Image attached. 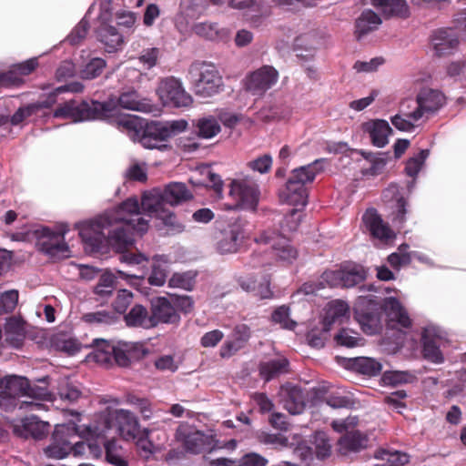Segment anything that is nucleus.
I'll return each mask as SVG.
<instances>
[{
  "instance_id": "nucleus-1",
  "label": "nucleus",
  "mask_w": 466,
  "mask_h": 466,
  "mask_svg": "<svg viewBox=\"0 0 466 466\" xmlns=\"http://www.w3.org/2000/svg\"><path fill=\"white\" fill-rule=\"evenodd\" d=\"M139 208L138 200L133 198L118 205V261L129 267L147 261V258L137 253L134 246L136 238L146 233L149 227V219Z\"/></svg>"
},
{
  "instance_id": "nucleus-2",
  "label": "nucleus",
  "mask_w": 466,
  "mask_h": 466,
  "mask_svg": "<svg viewBox=\"0 0 466 466\" xmlns=\"http://www.w3.org/2000/svg\"><path fill=\"white\" fill-rule=\"evenodd\" d=\"M187 127L186 120L167 122L152 121L145 123L137 116H124L118 112V132L127 135L132 141L139 142L145 148L165 150L166 142L172 137L184 131Z\"/></svg>"
},
{
  "instance_id": "nucleus-3",
  "label": "nucleus",
  "mask_w": 466,
  "mask_h": 466,
  "mask_svg": "<svg viewBox=\"0 0 466 466\" xmlns=\"http://www.w3.org/2000/svg\"><path fill=\"white\" fill-rule=\"evenodd\" d=\"M116 208H112L94 219L79 222L76 228L79 236L91 252H100L116 241Z\"/></svg>"
},
{
  "instance_id": "nucleus-4",
  "label": "nucleus",
  "mask_w": 466,
  "mask_h": 466,
  "mask_svg": "<svg viewBox=\"0 0 466 466\" xmlns=\"http://www.w3.org/2000/svg\"><path fill=\"white\" fill-rule=\"evenodd\" d=\"M116 104L95 100L70 99L58 105L53 113L56 118L82 122L93 119H106L115 116Z\"/></svg>"
},
{
  "instance_id": "nucleus-5",
  "label": "nucleus",
  "mask_w": 466,
  "mask_h": 466,
  "mask_svg": "<svg viewBox=\"0 0 466 466\" xmlns=\"http://www.w3.org/2000/svg\"><path fill=\"white\" fill-rule=\"evenodd\" d=\"M83 434L84 432H79L78 427L73 422L56 425L50 444L44 450L45 454L56 460L64 459L70 454L75 457L84 455L85 442L75 441L76 438L82 437Z\"/></svg>"
},
{
  "instance_id": "nucleus-6",
  "label": "nucleus",
  "mask_w": 466,
  "mask_h": 466,
  "mask_svg": "<svg viewBox=\"0 0 466 466\" xmlns=\"http://www.w3.org/2000/svg\"><path fill=\"white\" fill-rule=\"evenodd\" d=\"M100 420L102 427H96L92 429L90 426L85 429V434L94 436L96 435V439L87 440V441H84L86 444L85 452L87 451L89 455L97 459L102 455L103 448L105 449L106 457L108 462L113 465H116V450L115 448V438H113L109 441H106L105 437L102 436L106 431L111 429L115 422L116 421V410L113 409V407L109 406L106 409V410L100 415Z\"/></svg>"
},
{
  "instance_id": "nucleus-7",
  "label": "nucleus",
  "mask_w": 466,
  "mask_h": 466,
  "mask_svg": "<svg viewBox=\"0 0 466 466\" xmlns=\"http://www.w3.org/2000/svg\"><path fill=\"white\" fill-rule=\"evenodd\" d=\"M229 197L235 204L228 209L255 211L257 209L260 191L258 183L248 177L234 178L229 184Z\"/></svg>"
},
{
  "instance_id": "nucleus-8",
  "label": "nucleus",
  "mask_w": 466,
  "mask_h": 466,
  "mask_svg": "<svg viewBox=\"0 0 466 466\" xmlns=\"http://www.w3.org/2000/svg\"><path fill=\"white\" fill-rule=\"evenodd\" d=\"M176 439L187 451L194 454L212 451L217 447L216 436L213 431L204 432L187 423L178 426L176 431Z\"/></svg>"
},
{
  "instance_id": "nucleus-9",
  "label": "nucleus",
  "mask_w": 466,
  "mask_h": 466,
  "mask_svg": "<svg viewBox=\"0 0 466 466\" xmlns=\"http://www.w3.org/2000/svg\"><path fill=\"white\" fill-rule=\"evenodd\" d=\"M69 228L66 224H61L56 231L48 228H43L37 231L38 241L36 243L39 251L45 253L54 259H60L68 257L69 247L65 241V235Z\"/></svg>"
},
{
  "instance_id": "nucleus-10",
  "label": "nucleus",
  "mask_w": 466,
  "mask_h": 466,
  "mask_svg": "<svg viewBox=\"0 0 466 466\" xmlns=\"http://www.w3.org/2000/svg\"><path fill=\"white\" fill-rule=\"evenodd\" d=\"M189 73L195 78V91L198 96L209 97L219 92L222 77L213 65L193 64Z\"/></svg>"
},
{
  "instance_id": "nucleus-11",
  "label": "nucleus",
  "mask_w": 466,
  "mask_h": 466,
  "mask_svg": "<svg viewBox=\"0 0 466 466\" xmlns=\"http://www.w3.org/2000/svg\"><path fill=\"white\" fill-rule=\"evenodd\" d=\"M358 424L357 417H348L342 420L332 421V428L338 432L345 431V434L339 440V451L343 455L350 452H356L367 446V438L360 431H356Z\"/></svg>"
},
{
  "instance_id": "nucleus-12",
  "label": "nucleus",
  "mask_w": 466,
  "mask_h": 466,
  "mask_svg": "<svg viewBox=\"0 0 466 466\" xmlns=\"http://www.w3.org/2000/svg\"><path fill=\"white\" fill-rule=\"evenodd\" d=\"M258 244L270 245L271 256L274 261L283 264H292L298 258V250L291 245L289 240L281 235L271 230H264L255 238Z\"/></svg>"
},
{
  "instance_id": "nucleus-13",
  "label": "nucleus",
  "mask_w": 466,
  "mask_h": 466,
  "mask_svg": "<svg viewBox=\"0 0 466 466\" xmlns=\"http://www.w3.org/2000/svg\"><path fill=\"white\" fill-rule=\"evenodd\" d=\"M447 343L446 333L440 327L429 324L421 331V345L423 358L434 364L444 362L442 348Z\"/></svg>"
},
{
  "instance_id": "nucleus-14",
  "label": "nucleus",
  "mask_w": 466,
  "mask_h": 466,
  "mask_svg": "<svg viewBox=\"0 0 466 466\" xmlns=\"http://www.w3.org/2000/svg\"><path fill=\"white\" fill-rule=\"evenodd\" d=\"M157 94L164 106L187 107L192 103V97L186 92L181 81L174 76L161 79Z\"/></svg>"
},
{
  "instance_id": "nucleus-15",
  "label": "nucleus",
  "mask_w": 466,
  "mask_h": 466,
  "mask_svg": "<svg viewBox=\"0 0 466 466\" xmlns=\"http://www.w3.org/2000/svg\"><path fill=\"white\" fill-rule=\"evenodd\" d=\"M446 103V97L439 90L423 88L417 95L416 106L410 116L414 120H420L423 117L438 112Z\"/></svg>"
},
{
  "instance_id": "nucleus-16",
  "label": "nucleus",
  "mask_w": 466,
  "mask_h": 466,
  "mask_svg": "<svg viewBox=\"0 0 466 466\" xmlns=\"http://www.w3.org/2000/svg\"><path fill=\"white\" fill-rule=\"evenodd\" d=\"M279 79V72L271 66H263L248 74L245 87L253 95H261L271 88Z\"/></svg>"
},
{
  "instance_id": "nucleus-17",
  "label": "nucleus",
  "mask_w": 466,
  "mask_h": 466,
  "mask_svg": "<svg viewBox=\"0 0 466 466\" xmlns=\"http://www.w3.org/2000/svg\"><path fill=\"white\" fill-rule=\"evenodd\" d=\"M29 389V380L19 376L4 378L3 390H0V407L19 406V397H25Z\"/></svg>"
},
{
  "instance_id": "nucleus-18",
  "label": "nucleus",
  "mask_w": 466,
  "mask_h": 466,
  "mask_svg": "<svg viewBox=\"0 0 466 466\" xmlns=\"http://www.w3.org/2000/svg\"><path fill=\"white\" fill-rule=\"evenodd\" d=\"M327 285L330 287L350 288L360 283L365 278V271L358 265L345 267L335 271H327L322 275Z\"/></svg>"
},
{
  "instance_id": "nucleus-19",
  "label": "nucleus",
  "mask_w": 466,
  "mask_h": 466,
  "mask_svg": "<svg viewBox=\"0 0 466 466\" xmlns=\"http://www.w3.org/2000/svg\"><path fill=\"white\" fill-rule=\"evenodd\" d=\"M37 66V58H31L13 66L7 72L1 73L0 89L21 86L25 83L24 77L30 75Z\"/></svg>"
},
{
  "instance_id": "nucleus-20",
  "label": "nucleus",
  "mask_w": 466,
  "mask_h": 466,
  "mask_svg": "<svg viewBox=\"0 0 466 466\" xmlns=\"http://www.w3.org/2000/svg\"><path fill=\"white\" fill-rule=\"evenodd\" d=\"M244 226L241 221H236L230 224L228 229L221 232V237L217 243V249L219 253L230 254L238 251L245 237Z\"/></svg>"
},
{
  "instance_id": "nucleus-21",
  "label": "nucleus",
  "mask_w": 466,
  "mask_h": 466,
  "mask_svg": "<svg viewBox=\"0 0 466 466\" xmlns=\"http://www.w3.org/2000/svg\"><path fill=\"white\" fill-rule=\"evenodd\" d=\"M151 319L156 327L159 323H177L179 321L180 316L171 299L157 297L151 300Z\"/></svg>"
},
{
  "instance_id": "nucleus-22",
  "label": "nucleus",
  "mask_w": 466,
  "mask_h": 466,
  "mask_svg": "<svg viewBox=\"0 0 466 466\" xmlns=\"http://www.w3.org/2000/svg\"><path fill=\"white\" fill-rule=\"evenodd\" d=\"M383 308L388 318V327L390 329L400 330L411 326V319L407 310L397 299H385Z\"/></svg>"
},
{
  "instance_id": "nucleus-23",
  "label": "nucleus",
  "mask_w": 466,
  "mask_h": 466,
  "mask_svg": "<svg viewBox=\"0 0 466 466\" xmlns=\"http://www.w3.org/2000/svg\"><path fill=\"white\" fill-rule=\"evenodd\" d=\"M362 221L373 238H378L384 243H389L394 239V232L382 220L376 209H367L363 214Z\"/></svg>"
},
{
  "instance_id": "nucleus-24",
  "label": "nucleus",
  "mask_w": 466,
  "mask_h": 466,
  "mask_svg": "<svg viewBox=\"0 0 466 466\" xmlns=\"http://www.w3.org/2000/svg\"><path fill=\"white\" fill-rule=\"evenodd\" d=\"M431 45L435 56H444L453 54L459 45L458 35L455 30L439 29L431 37Z\"/></svg>"
},
{
  "instance_id": "nucleus-25",
  "label": "nucleus",
  "mask_w": 466,
  "mask_h": 466,
  "mask_svg": "<svg viewBox=\"0 0 466 466\" xmlns=\"http://www.w3.org/2000/svg\"><path fill=\"white\" fill-rule=\"evenodd\" d=\"M279 395L283 408L290 414L296 415L303 411L305 408V396L299 387L290 384L282 386Z\"/></svg>"
},
{
  "instance_id": "nucleus-26",
  "label": "nucleus",
  "mask_w": 466,
  "mask_h": 466,
  "mask_svg": "<svg viewBox=\"0 0 466 466\" xmlns=\"http://www.w3.org/2000/svg\"><path fill=\"white\" fill-rule=\"evenodd\" d=\"M370 302L371 309L377 308V304L373 303L371 299L368 297H360L355 308V314L361 329L370 335L375 334L380 329V320L374 312H365L362 307Z\"/></svg>"
},
{
  "instance_id": "nucleus-27",
  "label": "nucleus",
  "mask_w": 466,
  "mask_h": 466,
  "mask_svg": "<svg viewBox=\"0 0 466 466\" xmlns=\"http://www.w3.org/2000/svg\"><path fill=\"white\" fill-rule=\"evenodd\" d=\"M362 129L369 134L371 143L377 147H384L392 133L390 124L384 119L370 120L362 125Z\"/></svg>"
},
{
  "instance_id": "nucleus-28",
  "label": "nucleus",
  "mask_w": 466,
  "mask_h": 466,
  "mask_svg": "<svg viewBox=\"0 0 466 466\" xmlns=\"http://www.w3.org/2000/svg\"><path fill=\"white\" fill-rule=\"evenodd\" d=\"M50 431V424L39 420L37 417L32 416L22 420L21 426H15V432L25 439L33 438L42 440L46 438Z\"/></svg>"
},
{
  "instance_id": "nucleus-29",
  "label": "nucleus",
  "mask_w": 466,
  "mask_h": 466,
  "mask_svg": "<svg viewBox=\"0 0 466 466\" xmlns=\"http://www.w3.org/2000/svg\"><path fill=\"white\" fill-rule=\"evenodd\" d=\"M349 318V306L342 300H332L328 303L322 320L323 331L329 332L334 324H341Z\"/></svg>"
},
{
  "instance_id": "nucleus-30",
  "label": "nucleus",
  "mask_w": 466,
  "mask_h": 466,
  "mask_svg": "<svg viewBox=\"0 0 466 466\" xmlns=\"http://www.w3.org/2000/svg\"><path fill=\"white\" fill-rule=\"evenodd\" d=\"M280 198L289 205L303 208L307 204L308 193L305 186L289 177L280 192Z\"/></svg>"
},
{
  "instance_id": "nucleus-31",
  "label": "nucleus",
  "mask_w": 466,
  "mask_h": 466,
  "mask_svg": "<svg viewBox=\"0 0 466 466\" xmlns=\"http://www.w3.org/2000/svg\"><path fill=\"white\" fill-rule=\"evenodd\" d=\"M370 4L378 9L385 18L392 16L408 17L410 15L406 0H370Z\"/></svg>"
},
{
  "instance_id": "nucleus-32",
  "label": "nucleus",
  "mask_w": 466,
  "mask_h": 466,
  "mask_svg": "<svg viewBox=\"0 0 466 466\" xmlns=\"http://www.w3.org/2000/svg\"><path fill=\"white\" fill-rule=\"evenodd\" d=\"M381 23V17L373 10H364L355 22V35L357 38L361 39L370 33L377 30Z\"/></svg>"
},
{
  "instance_id": "nucleus-33",
  "label": "nucleus",
  "mask_w": 466,
  "mask_h": 466,
  "mask_svg": "<svg viewBox=\"0 0 466 466\" xmlns=\"http://www.w3.org/2000/svg\"><path fill=\"white\" fill-rule=\"evenodd\" d=\"M141 431L137 419L130 411L118 410V436L132 441L137 439Z\"/></svg>"
},
{
  "instance_id": "nucleus-34",
  "label": "nucleus",
  "mask_w": 466,
  "mask_h": 466,
  "mask_svg": "<svg viewBox=\"0 0 466 466\" xmlns=\"http://www.w3.org/2000/svg\"><path fill=\"white\" fill-rule=\"evenodd\" d=\"M166 201L162 190L154 188L142 196L141 208L149 217H157L166 209Z\"/></svg>"
},
{
  "instance_id": "nucleus-35",
  "label": "nucleus",
  "mask_w": 466,
  "mask_h": 466,
  "mask_svg": "<svg viewBox=\"0 0 466 466\" xmlns=\"http://www.w3.org/2000/svg\"><path fill=\"white\" fill-rule=\"evenodd\" d=\"M25 397L32 399V400H23L20 404V409H25L30 411L40 410L44 408V404L40 400H50L51 394L46 387L31 385L26 390Z\"/></svg>"
},
{
  "instance_id": "nucleus-36",
  "label": "nucleus",
  "mask_w": 466,
  "mask_h": 466,
  "mask_svg": "<svg viewBox=\"0 0 466 466\" xmlns=\"http://www.w3.org/2000/svg\"><path fill=\"white\" fill-rule=\"evenodd\" d=\"M167 204L177 206L192 198V194L186 185L180 182H173L162 190Z\"/></svg>"
},
{
  "instance_id": "nucleus-37",
  "label": "nucleus",
  "mask_w": 466,
  "mask_h": 466,
  "mask_svg": "<svg viewBox=\"0 0 466 466\" xmlns=\"http://www.w3.org/2000/svg\"><path fill=\"white\" fill-rule=\"evenodd\" d=\"M118 106L144 113L153 110V105L147 99H141L135 91L124 93L118 96Z\"/></svg>"
},
{
  "instance_id": "nucleus-38",
  "label": "nucleus",
  "mask_w": 466,
  "mask_h": 466,
  "mask_svg": "<svg viewBox=\"0 0 466 466\" xmlns=\"http://www.w3.org/2000/svg\"><path fill=\"white\" fill-rule=\"evenodd\" d=\"M169 260L166 255H156L152 258V272L148 278L151 285L161 287L166 283Z\"/></svg>"
},
{
  "instance_id": "nucleus-39",
  "label": "nucleus",
  "mask_w": 466,
  "mask_h": 466,
  "mask_svg": "<svg viewBox=\"0 0 466 466\" xmlns=\"http://www.w3.org/2000/svg\"><path fill=\"white\" fill-rule=\"evenodd\" d=\"M114 0H102L100 5V26L98 34L101 36L116 35V28L110 25L113 18Z\"/></svg>"
},
{
  "instance_id": "nucleus-40",
  "label": "nucleus",
  "mask_w": 466,
  "mask_h": 466,
  "mask_svg": "<svg viewBox=\"0 0 466 466\" xmlns=\"http://www.w3.org/2000/svg\"><path fill=\"white\" fill-rule=\"evenodd\" d=\"M323 159H317L311 164L295 168L290 174V177L295 181L305 186L307 183H311L316 176L321 172Z\"/></svg>"
},
{
  "instance_id": "nucleus-41",
  "label": "nucleus",
  "mask_w": 466,
  "mask_h": 466,
  "mask_svg": "<svg viewBox=\"0 0 466 466\" xmlns=\"http://www.w3.org/2000/svg\"><path fill=\"white\" fill-rule=\"evenodd\" d=\"M125 321L128 327H140L144 329L154 327L151 315H148L147 309L141 305L134 306L125 316Z\"/></svg>"
},
{
  "instance_id": "nucleus-42",
  "label": "nucleus",
  "mask_w": 466,
  "mask_h": 466,
  "mask_svg": "<svg viewBox=\"0 0 466 466\" xmlns=\"http://www.w3.org/2000/svg\"><path fill=\"white\" fill-rule=\"evenodd\" d=\"M289 361L285 358H278L266 362H262L259 366L260 376L268 381L275 377L288 372Z\"/></svg>"
},
{
  "instance_id": "nucleus-43",
  "label": "nucleus",
  "mask_w": 466,
  "mask_h": 466,
  "mask_svg": "<svg viewBox=\"0 0 466 466\" xmlns=\"http://www.w3.org/2000/svg\"><path fill=\"white\" fill-rule=\"evenodd\" d=\"M375 458L382 461L381 466H404L409 462L408 454L391 450H379Z\"/></svg>"
},
{
  "instance_id": "nucleus-44",
  "label": "nucleus",
  "mask_w": 466,
  "mask_h": 466,
  "mask_svg": "<svg viewBox=\"0 0 466 466\" xmlns=\"http://www.w3.org/2000/svg\"><path fill=\"white\" fill-rule=\"evenodd\" d=\"M6 340L14 341L15 346L22 343L25 337V322L17 318L11 317L5 325Z\"/></svg>"
},
{
  "instance_id": "nucleus-45",
  "label": "nucleus",
  "mask_w": 466,
  "mask_h": 466,
  "mask_svg": "<svg viewBox=\"0 0 466 466\" xmlns=\"http://www.w3.org/2000/svg\"><path fill=\"white\" fill-rule=\"evenodd\" d=\"M193 31L196 35L208 40H218L226 36L227 32L219 29L216 23L201 22L193 25Z\"/></svg>"
},
{
  "instance_id": "nucleus-46",
  "label": "nucleus",
  "mask_w": 466,
  "mask_h": 466,
  "mask_svg": "<svg viewBox=\"0 0 466 466\" xmlns=\"http://www.w3.org/2000/svg\"><path fill=\"white\" fill-rule=\"evenodd\" d=\"M161 222L158 225L159 229H165L167 234H177L184 230L185 227L177 219L176 215L166 208L156 217Z\"/></svg>"
},
{
  "instance_id": "nucleus-47",
  "label": "nucleus",
  "mask_w": 466,
  "mask_h": 466,
  "mask_svg": "<svg viewBox=\"0 0 466 466\" xmlns=\"http://www.w3.org/2000/svg\"><path fill=\"white\" fill-rule=\"evenodd\" d=\"M197 127L199 136L203 138H211L221 130L218 121L212 116L198 119Z\"/></svg>"
},
{
  "instance_id": "nucleus-48",
  "label": "nucleus",
  "mask_w": 466,
  "mask_h": 466,
  "mask_svg": "<svg viewBox=\"0 0 466 466\" xmlns=\"http://www.w3.org/2000/svg\"><path fill=\"white\" fill-rule=\"evenodd\" d=\"M353 366L355 369L365 375L376 376L381 370V364L375 359L368 357H359L353 360Z\"/></svg>"
},
{
  "instance_id": "nucleus-49",
  "label": "nucleus",
  "mask_w": 466,
  "mask_h": 466,
  "mask_svg": "<svg viewBox=\"0 0 466 466\" xmlns=\"http://www.w3.org/2000/svg\"><path fill=\"white\" fill-rule=\"evenodd\" d=\"M116 277L108 272L103 273L97 284L94 288V293L100 299H105L112 295L115 289Z\"/></svg>"
},
{
  "instance_id": "nucleus-50",
  "label": "nucleus",
  "mask_w": 466,
  "mask_h": 466,
  "mask_svg": "<svg viewBox=\"0 0 466 466\" xmlns=\"http://www.w3.org/2000/svg\"><path fill=\"white\" fill-rule=\"evenodd\" d=\"M137 15L131 11L118 12V45L124 42V37L120 35V30H123L127 35L135 30Z\"/></svg>"
},
{
  "instance_id": "nucleus-51",
  "label": "nucleus",
  "mask_w": 466,
  "mask_h": 466,
  "mask_svg": "<svg viewBox=\"0 0 466 466\" xmlns=\"http://www.w3.org/2000/svg\"><path fill=\"white\" fill-rule=\"evenodd\" d=\"M412 111H406L403 108L400 114L391 116V124L400 131L410 132L414 129L415 125L420 120H414L410 115Z\"/></svg>"
},
{
  "instance_id": "nucleus-52",
  "label": "nucleus",
  "mask_w": 466,
  "mask_h": 466,
  "mask_svg": "<svg viewBox=\"0 0 466 466\" xmlns=\"http://www.w3.org/2000/svg\"><path fill=\"white\" fill-rule=\"evenodd\" d=\"M200 174L208 178V181L204 180H194L191 179V182L195 186H200V185H206V186H211L216 193L221 194L223 191V181L221 177L211 171V169L208 167H204L200 170Z\"/></svg>"
},
{
  "instance_id": "nucleus-53",
  "label": "nucleus",
  "mask_w": 466,
  "mask_h": 466,
  "mask_svg": "<svg viewBox=\"0 0 466 466\" xmlns=\"http://www.w3.org/2000/svg\"><path fill=\"white\" fill-rule=\"evenodd\" d=\"M139 358V352L136 346L118 341V366L127 367Z\"/></svg>"
},
{
  "instance_id": "nucleus-54",
  "label": "nucleus",
  "mask_w": 466,
  "mask_h": 466,
  "mask_svg": "<svg viewBox=\"0 0 466 466\" xmlns=\"http://www.w3.org/2000/svg\"><path fill=\"white\" fill-rule=\"evenodd\" d=\"M195 284V274L190 271L182 273H174L169 279L168 285L171 288L191 290Z\"/></svg>"
},
{
  "instance_id": "nucleus-55",
  "label": "nucleus",
  "mask_w": 466,
  "mask_h": 466,
  "mask_svg": "<svg viewBox=\"0 0 466 466\" xmlns=\"http://www.w3.org/2000/svg\"><path fill=\"white\" fill-rule=\"evenodd\" d=\"M112 306L114 304L112 303ZM116 308L113 307L112 311L100 310L96 312L86 313L83 316V320L86 323H105L111 324L116 320Z\"/></svg>"
},
{
  "instance_id": "nucleus-56",
  "label": "nucleus",
  "mask_w": 466,
  "mask_h": 466,
  "mask_svg": "<svg viewBox=\"0 0 466 466\" xmlns=\"http://www.w3.org/2000/svg\"><path fill=\"white\" fill-rule=\"evenodd\" d=\"M273 265V258L270 253L266 250H256L254 251L246 266L249 268H268Z\"/></svg>"
},
{
  "instance_id": "nucleus-57",
  "label": "nucleus",
  "mask_w": 466,
  "mask_h": 466,
  "mask_svg": "<svg viewBox=\"0 0 466 466\" xmlns=\"http://www.w3.org/2000/svg\"><path fill=\"white\" fill-rule=\"evenodd\" d=\"M335 340L338 344L348 348H353L363 345L362 339L359 334L351 329H342L336 335Z\"/></svg>"
},
{
  "instance_id": "nucleus-58",
  "label": "nucleus",
  "mask_w": 466,
  "mask_h": 466,
  "mask_svg": "<svg viewBox=\"0 0 466 466\" xmlns=\"http://www.w3.org/2000/svg\"><path fill=\"white\" fill-rule=\"evenodd\" d=\"M302 214L299 208L293 209L282 220L281 232L279 235L286 237V234L298 229L301 221Z\"/></svg>"
},
{
  "instance_id": "nucleus-59",
  "label": "nucleus",
  "mask_w": 466,
  "mask_h": 466,
  "mask_svg": "<svg viewBox=\"0 0 466 466\" xmlns=\"http://www.w3.org/2000/svg\"><path fill=\"white\" fill-rule=\"evenodd\" d=\"M429 154L430 152L428 149H422L418 153V155L410 158L407 161L405 167L407 175L415 177L422 168L425 160L429 157Z\"/></svg>"
},
{
  "instance_id": "nucleus-60",
  "label": "nucleus",
  "mask_w": 466,
  "mask_h": 466,
  "mask_svg": "<svg viewBox=\"0 0 466 466\" xmlns=\"http://www.w3.org/2000/svg\"><path fill=\"white\" fill-rule=\"evenodd\" d=\"M272 321L279 324L281 328L294 329L297 323L289 318V309L286 306H280L272 313Z\"/></svg>"
},
{
  "instance_id": "nucleus-61",
  "label": "nucleus",
  "mask_w": 466,
  "mask_h": 466,
  "mask_svg": "<svg viewBox=\"0 0 466 466\" xmlns=\"http://www.w3.org/2000/svg\"><path fill=\"white\" fill-rule=\"evenodd\" d=\"M150 431L147 429L142 430L137 439L133 440L140 452V454L146 458H148L153 454L155 446L149 440L148 435Z\"/></svg>"
},
{
  "instance_id": "nucleus-62",
  "label": "nucleus",
  "mask_w": 466,
  "mask_h": 466,
  "mask_svg": "<svg viewBox=\"0 0 466 466\" xmlns=\"http://www.w3.org/2000/svg\"><path fill=\"white\" fill-rule=\"evenodd\" d=\"M18 302V291L12 289L0 294V315L12 312Z\"/></svg>"
},
{
  "instance_id": "nucleus-63",
  "label": "nucleus",
  "mask_w": 466,
  "mask_h": 466,
  "mask_svg": "<svg viewBox=\"0 0 466 466\" xmlns=\"http://www.w3.org/2000/svg\"><path fill=\"white\" fill-rule=\"evenodd\" d=\"M35 114H37L36 107L33 103H31L25 106L19 107L12 116H9L8 123H10L12 126H18L25 119Z\"/></svg>"
},
{
  "instance_id": "nucleus-64",
  "label": "nucleus",
  "mask_w": 466,
  "mask_h": 466,
  "mask_svg": "<svg viewBox=\"0 0 466 466\" xmlns=\"http://www.w3.org/2000/svg\"><path fill=\"white\" fill-rule=\"evenodd\" d=\"M247 165L254 172L266 174L272 167V157L270 155L265 154L249 161Z\"/></svg>"
}]
</instances>
